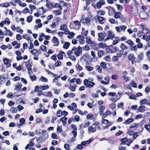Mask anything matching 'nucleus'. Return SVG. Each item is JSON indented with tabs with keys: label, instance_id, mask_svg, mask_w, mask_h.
I'll use <instances>...</instances> for the list:
<instances>
[{
	"label": "nucleus",
	"instance_id": "obj_1",
	"mask_svg": "<svg viewBox=\"0 0 150 150\" xmlns=\"http://www.w3.org/2000/svg\"><path fill=\"white\" fill-rule=\"evenodd\" d=\"M73 49V53H74L75 55L77 57L79 56L82 53V48L80 46H78L77 48L74 47Z\"/></svg>",
	"mask_w": 150,
	"mask_h": 150
},
{
	"label": "nucleus",
	"instance_id": "obj_2",
	"mask_svg": "<svg viewBox=\"0 0 150 150\" xmlns=\"http://www.w3.org/2000/svg\"><path fill=\"white\" fill-rule=\"evenodd\" d=\"M84 84L86 88H92L95 85L93 82L88 81L87 79H85L83 81Z\"/></svg>",
	"mask_w": 150,
	"mask_h": 150
},
{
	"label": "nucleus",
	"instance_id": "obj_3",
	"mask_svg": "<svg viewBox=\"0 0 150 150\" xmlns=\"http://www.w3.org/2000/svg\"><path fill=\"white\" fill-rule=\"evenodd\" d=\"M106 8L108 11V14L109 16H112L115 12V9L113 7L111 6L107 7Z\"/></svg>",
	"mask_w": 150,
	"mask_h": 150
},
{
	"label": "nucleus",
	"instance_id": "obj_4",
	"mask_svg": "<svg viewBox=\"0 0 150 150\" xmlns=\"http://www.w3.org/2000/svg\"><path fill=\"white\" fill-rule=\"evenodd\" d=\"M3 61L4 64L6 65V68H8L11 66V64L9 62L11 61V60L8 58H5L3 59Z\"/></svg>",
	"mask_w": 150,
	"mask_h": 150
},
{
	"label": "nucleus",
	"instance_id": "obj_5",
	"mask_svg": "<svg viewBox=\"0 0 150 150\" xmlns=\"http://www.w3.org/2000/svg\"><path fill=\"white\" fill-rule=\"evenodd\" d=\"M139 17L142 19L145 20L147 18V14L144 11L141 12L139 15Z\"/></svg>",
	"mask_w": 150,
	"mask_h": 150
},
{
	"label": "nucleus",
	"instance_id": "obj_6",
	"mask_svg": "<svg viewBox=\"0 0 150 150\" xmlns=\"http://www.w3.org/2000/svg\"><path fill=\"white\" fill-rule=\"evenodd\" d=\"M105 4V1L104 0H100L96 4V7L98 9L101 8L102 6Z\"/></svg>",
	"mask_w": 150,
	"mask_h": 150
},
{
	"label": "nucleus",
	"instance_id": "obj_7",
	"mask_svg": "<svg viewBox=\"0 0 150 150\" xmlns=\"http://www.w3.org/2000/svg\"><path fill=\"white\" fill-rule=\"evenodd\" d=\"M89 15L88 16V17L85 19V23H89L91 20H92L93 19V17L91 15L90 13H89Z\"/></svg>",
	"mask_w": 150,
	"mask_h": 150
},
{
	"label": "nucleus",
	"instance_id": "obj_8",
	"mask_svg": "<svg viewBox=\"0 0 150 150\" xmlns=\"http://www.w3.org/2000/svg\"><path fill=\"white\" fill-rule=\"evenodd\" d=\"M52 42L54 43L55 46H58L59 45V40L55 36H54L52 40Z\"/></svg>",
	"mask_w": 150,
	"mask_h": 150
},
{
	"label": "nucleus",
	"instance_id": "obj_9",
	"mask_svg": "<svg viewBox=\"0 0 150 150\" xmlns=\"http://www.w3.org/2000/svg\"><path fill=\"white\" fill-rule=\"evenodd\" d=\"M103 33H98V40L99 41H103L105 36L103 35Z\"/></svg>",
	"mask_w": 150,
	"mask_h": 150
},
{
	"label": "nucleus",
	"instance_id": "obj_10",
	"mask_svg": "<svg viewBox=\"0 0 150 150\" xmlns=\"http://www.w3.org/2000/svg\"><path fill=\"white\" fill-rule=\"evenodd\" d=\"M97 18L100 24H103L105 23V20L103 17L97 16Z\"/></svg>",
	"mask_w": 150,
	"mask_h": 150
},
{
	"label": "nucleus",
	"instance_id": "obj_11",
	"mask_svg": "<svg viewBox=\"0 0 150 150\" xmlns=\"http://www.w3.org/2000/svg\"><path fill=\"white\" fill-rule=\"evenodd\" d=\"M128 57L129 60L131 61H132V63L133 64L132 62L134 61L136 59L135 57L134 56L133 54H130L128 56Z\"/></svg>",
	"mask_w": 150,
	"mask_h": 150
},
{
	"label": "nucleus",
	"instance_id": "obj_12",
	"mask_svg": "<svg viewBox=\"0 0 150 150\" xmlns=\"http://www.w3.org/2000/svg\"><path fill=\"white\" fill-rule=\"evenodd\" d=\"M147 110V108L144 106H141L137 109V110L140 112H142L144 111Z\"/></svg>",
	"mask_w": 150,
	"mask_h": 150
},
{
	"label": "nucleus",
	"instance_id": "obj_13",
	"mask_svg": "<svg viewBox=\"0 0 150 150\" xmlns=\"http://www.w3.org/2000/svg\"><path fill=\"white\" fill-rule=\"evenodd\" d=\"M111 47L112 53H115L116 52L119 51L118 48L115 46H113L112 45H110Z\"/></svg>",
	"mask_w": 150,
	"mask_h": 150
},
{
	"label": "nucleus",
	"instance_id": "obj_14",
	"mask_svg": "<svg viewBox=\"0 0 150 150\" xmlns=\"http://www.w3.org/2000/svg\"><path fill=\"white\" fill-rule=\"evenodd\" d=\"M122 16L120 12H117L115 13L114 17L115 19L120 18V17Z\"/></svg>",
	"mask_w": 150,
	"mask_h": 150
},
{
	"label": "nucleus",
	"instance_id": "obj_15",
	"mask_svg": "<svg viewBox=\"0 0 150 150\" xmlns=\"http://www.w3.org/2000/svg\"><path fill=\"white\" fill-rule=\"evenodd\" d=\"M24 63H25V66L27 67L28 71L32 70L31 68V66L29 62H25Z\"/></svg>",
	"mask_w": 150,
	"mask_h": 150
},
{
	"label": "nucleus",
	"instance_id": "obj_16",
	"mask_svg": "<svg viewBox=\"0 0 150 150\" xmlns=\"http://www.w3.org/2000/svg\"><path fill=\"white\" fill-rule=\"evenodd\" d=\"M73 85V86L71 85L69 86L68 88L71 91L74 92L76 90V87L77 86V85L75 84H74Z\"/></svg>",
	"mask_w": 150,
	"mask_h": 150
},
{
	"label": "nucleus",
	"instance_id": "obj_17",
	"mask_svg": "<svg viewBox=\"0 0 150 150\" xmlns=\"http://www.w3.org/2000/svg\"><path fill=\"white\" fill-rule=\"evenodd\" d=\"M107 33H108L109 36L111 38H113L115 37V34L111 30L108 31L107 32Z\"/></svg>",
	"mask_w": 150,
	"mask_h": 150
},
{
	"label": "nucleus",
	"instance_id": "obj_18",
	"mask_svg": "<svg viewBox=\"0 0 150 150\" xmlns=\"http://www.w3.org/2000/svg\"><path fill=\"white\" fill-rule=\"evenodd\" d=\"M88 131L91 133H93L96 131V129L95 128H93L91 126L88 128Z\"/></svg>",
	"mask_w": 150,
	"mask_h": 150
},
{
	"label": "nucleus",
	"instance_id": "obj_19",
	"mask_svg": "<svg viewBox=\"0 0 150 150\" xmlns=\"http://www.w3.org/2000/svg\"><path fill=\"white\" fill-rule=\"evenodd\" d=\"M98 14L100 16H103L105 13V12L104 11L101 9L99 10L97 12Z\"/></svg>",
	"mask_w": 150,
	"mask_h": 150
},
{
	"label": "nucleus",
	"instance_id": "obj_20",
	"mask_svg": "<svg viewBox=\"0 0 150 150\" xmlns=\"http://www.w3.org/2000/svg\"><path fill=\"white\" fill-rule=\"evenodd\" d=\"M70 45V43L69 42H66L64 43V44L63 46V47L65 49H67L69 48Z\"/></svg>",
	"mask_w": 150,
	"mask_h": 150
},
{
	"label": "nucleus",
	"instance_id": "obj_21",
	"mask_svg": "<svg viewBox=\"0 0 150 150\" xmlns=\"http://www.w3.org/2000/svg\"><path fill=\"white\" fill-rule=\"evenodd\" d=\"M67 28V25L66 24L62 25L60 27V30H66Z\"/></svg>",
	"mask_w": 150,
	"mask_h": 150
},
{
	"label": "nucleus",
	"instance_id": "obj_22",
	"mask_svg": "<svg viewBox=\"0 0 150 150\" xmlns=\"http://www.w3.org/2000/svg\"><path fill=\"white\" fill-rule=\"evenodd\" d=\"M91 54L94 60L95 61H97V58L95 52L93 51H91Z\"/></svg>",
	"mask_w": 150,
	"mask_h": 150
},
{
	"label": "nucleus",
	"instance_id": "obj_23",
	"mask_svg": "<svg viewBox=\"0 0 150 150\" xmlns=\"http://www.w3.org/2000/svg\"><path fill=\"white\" fill-rule=\"evenodd\" d=\"M120 47L122 49L121 50L123 51L124 50H127V47L124 43L121 44Z\"/></svg>",
	"mask_w": 150,
	"mask_h": 150
},
{
	"label": "nucleus",
	"instance_id": "obj_24",
	"mask_svg": "<svg viewBox=\"0 0 150 150\" xmlns=\"http://www.w3.org/2000/svg\"><path fill=\"white\" fill-rule=\"evenodd\" d=\"M72 132L73 135V137L72 138V141H74L75 140V138L77 135V132L75 131H73Z\"/></svg>",
	"mask_w": 150,
	"mask_h": 150
},
{
	"label": "nucleus",
	"instance_id": "obj_25",
	"mask_svg": "<svg viewBox=\"0 0 150 150\" xmlns=\"http://www.w3.org/2000/svg\"><path fill=\"white\" fill-rule=\"evenodd\" d=\"M15 86V90L17 91H19L21 89L22 86L21 84H20L19 83L16 85Z\"/></svg>",
	"mask_w": 150,
	"mask_h": 150
},
{
	"label": "nucleus",
	"instance_id": "obj_26",
	"mask_svg": "<svg viewBox=\"0 0 150 150\" xmlns=\"http://www.w3.org/2000/svg\"><path fill=\"white\" fill-rule=\"evenodd\" d=\"M67 120V118L65 117H62L60 119V120L62 121L63 125H65L67 123L66 120Z\"/></svg>",
	"mask_w": 150,
	"mask_h": 150
},
{
	"label": "nucleus",
	"instance_id": "obj_27",
	"mask_svg": "<svg viewBox=\"0 0 150 150\" xmlns=\"http://www.w3.org/2000/svg\"><path fill=\"white\" fill-rule=\"evenodd\" d=\"M9 4L8 2H6L5 3H3L0 4V6L7 7L9 6Z\"/></svg>",
	"mask_w": 150,
	"mask_h": 150
},
{
	"label": "nucleus",
	"instance_id": "obj_28",
	"mask_svg": "<svg viewBox=\"0 0 150 150\" xmlns=\"http://www.w3.org/2000/svg\"><path fill=\"white\" fill-rule=\"evenodd\" d=\"M104 54L103 51L102 50H99L98 52V58H100L102 57Z\"/></svg>",
	"mask_w": 150,
	"mask_h": 150
},
{
	"label": "nucleus",
	"instance_id": "obj_29",
	"mask_svg": "<svg viewBox=\"0 0 150 150\" xmlns=\"http://www.w3.org/2000/svg\"><path fill=\"white\" fill-rule=\"evenodd\" d=\"M133 121L134 120L132 118H129L125 122V124H129L133 122Z\"/></svg>",
	"mask_w": 150,
	"mask_h": 150
},
{
	"label": "nucleus",
	"instance_id": "obj_30",
	"mask_svg": "<svg viewBox=\"0 0 150 150\" xmlns=\"http://www.w3.org/2000/svg\"><path fill=\"white\" fill-rule=\"evenodd\" d=\"M58 117H59L62 115V111L60 110H58L56 113Z\"/></svg>",
	"mask_w": 150,
	"mask_h": 150
},
{
	"label": "nucleus",
	"instance_id": "obj_31",
	"mask_svg": "<svg viewBox=\"0 0 150 150\" xmlns=\"http://www.w3.org/2000/svg\"><path fill=\"white\" fill-rule=\"evenodd\" d=\"M49 87L48 85L46 86H40V88L42 90H44L46 89H48Z\"/></svg>",
	"mask_w": 150,
	"mask_h": 150
},
{
	"label": "nucleus",
	"instance_id": "obj_32",
	"mask_svg": "<svg viewBox=\"0 0 150 150\" xmlns=\"http://www.w3.org/2000/svg\"><path fill=\"white\" fill-rule=\"evenodd\" d=\"M132 13L133 15H137L138 14V11L136 8L133 9L132 11Z\"/></svg>",
	"mask_w": 150,
	"mask_h": 150
},
{
	"label": "nucleus",
	"instance_id": "obj_33",
	"mask_svg": "<svg viewBox=\"0 0 150 150\" xmlns=\"http://www.w3.org/2000/svg\"><path fill=\"white\" fill-rule=\"evenodd\" d=\"M126 42L130 46H132L134 44L133 41L131 40H129Z\"/></svg>",
	"mask_w": 150,
	"mask_h": 150
},
{
	"label": "nucleus",
	"instance_id": "obj_34",
	"mask_svg": "<svg viewBox=\"0 0 150 150\" xmlns=\"http://www.w3.org/2000/svg\"><path fill=\"white\" fill-rule=\"evenodd\" d=\"M85 67L86 69L88 71H91L93 69V67L89 66L86 65L85 66Z\"/></svg>",
	"mask_w": 150,
	"mask_h": 150
},
{
	"label": "nucleus",
	"instance_id": "obj_35",
	"mask_svg": "<svg viewBox=\"0 0 150 150\" xmlns=\"http://www.w3.org/2000/svg\"><path fill=\"white\" fill-rule=\"evenodd\" d=\"M116 106V105L115 103H112L110 105V107L112 110L115 108Z\"/></svg>",
	"mask_w": 150,
	"mask_h": 150
},
{
	"label": "nucleus",
	"instance_id": "obj_36",
	"mask_svg": "<svg viewBox=\"0 0 150 150\" xmlns=\"http://www.w3.org/2000/svg\"><path fill=\"white\" fill-rule=\"evenodd\" d=\"M38 52V50L36 49H33V50H31L30 51V52L32 54L34 55L35 56H38V55L36 54Z\"/></svg>",
	"mask_w": 150,
	"mask_h": 150
},
{
	"label": "nucleus",
	"instance_id": "obj_37",
	"mask_svg": "<svg viewBox=\"0 0 150 150\" xmlns=\"http://www.w3.org/2000/svg\"><path fill=\"white\" fill-rule=\"evenodd\" d=\"M109 21L112 24L116 23L117 24L118 22L117 21H115L114 19L112 18H110L109 19Z\"/></svg>",
	"mask_w": 150,
	"mask_h": 150
},
{
	"label": "nucleus",
	"instance_id": "obj_38",
	"mask_svg": "<svg viewBox=\"0 0 150 150\" xmlns=\"http://www.w3.org/2000/svg\"><path fill=\"white\" fill-rule=\"evenodd\" d=\"M86 42L89 44H93L94 43V42L91 40V39L88 38H86Z\"/></svg>",
	"mask_w": 150,
	"mask_h": 150
},
{
	"label": "nucleus",
	"instance_id": "obj_39",
	"mask_svg": "<svg viewBox=\"0 0 150 150\" xmlns=\"http://www.w3.org/2000/svg\"><path fill=\"white\" fill-rule=\"evenodd\" d=\"M147 101H148L146 99H144L140 101V103L141 105H143L145 103H146L147 104Z\"/></svg>",
	"mask_w": 150,
	"mask_h": 150
},
{
	"label": "nucleus",
	"instance_id": "obj_40",
	"mask_svg": "<svg viewBox=\"0 0 150 150\" xmlns=\"http://www.w3.org/2000/svg\"><path fill=\"white\" fill-rule=\"evenodd\" d=\"M62 131V127L58 126L57 129V132L58 133H59Z\"/></svg>",
	"mask_w": 150,
	"mask_h": 150
},
{
	"label": "nucleus",
	"instance_id": "obj_41",
	"mask_svg": "<svg viewBox=\"0 0 150 150\" xmlns=\"http://www.w3.org/2000/svg\"><path fill=\"white\" fill-rule=\"evenodd\" d=\"M143 54L141 52L139 53L138 56V57L140 60V61L142 60L143 59Z\"/></svg>",
	"mask_w": 150,
	"mask_h": 150
},
{
	"label": "nucleus",
	"instance_id": "obj_42",
	"mask_svg": "<svg viewBox=\"0 0 150 150\" xmlns=\"http://www.w3.org/2000/svg\"><path fill=\"white\" fill-rule=\"evenodd\" d=\"M53 13L56 15L60 14L61 13V11L59 10H56L53 11Z\"/></svg>",
	"mask_w": 150,
	"mask_h": 150
},
{
	"label": "nucleus",
	"instance_id": "obj_43",
	"mask_svg": "<svg viewBox=\"0 0 150 150\" xmlns=\"http://www.w3.org/2000/svg\"><path fill=\"white\" fill-rule=\"evenodd\" d=\"M30 78L32 81H36L37 80V78L35 75L33 76L30 75Z\"/></svg>",
	"mask_w": 150,
	"mask_h": 150
},
{
	"label": "nucleus",
	"instance_id": "obj_44",
	"mask_svg": "<svg viewBox=\"0 0 150 150\" xmlns=\"http://www.w3.org/2000/svg\"><path fill=\"white\" fill-rule=\"evenodd\" d=\"M40 49L42 51L45 52L47 51V47L44 45H41L40 47Z\"/></svg>",
	"mask_w": 150,
	"mask_h": 150
},
{
	"label": "nucleus",
	"instance_id": "obj_45",
	"mask_svg": "<svg viewBox=\"0 0 150 150\" xmlns=\"http://www.w3.org/2000/svg\"><path fill=\"white\" fill-rule=\"evenodd\" d=\"M64 147L67 150H69L70 147L69 145L68 144H64Z\"/></svg>",
	"mask_w": 150,
	"mask_h": 150
},
{
	"label": "nucleus",
	"instance_id": "obj_46",
	"mask_svg": "<svg viewBox=\"0 0 150 150\" xmlns=\"http://www.w3.org/2000/svg\"><path fill=\"white\" fill-rule=\"evenodd\" d=\"M98 46L100 47L103 48L106 47L107 45L103 43L102 42H100L98 44Z\"/></svg>",
	"mask_w": 150,
	"mask_h": 150
},
{
	"label": "nucleus",
	"instance_id": "obj_47",
	"mask_svg": "<svg viewBox=\"0 0 150 150\" xmlns=\"http://www.w3.org/2000/svg\"><path fill=\"white\" fill-rule=\"evenodd\" d=\"M40 80L42 82H47L48 81L47 79L43 76H41Z\"/></svg>",
	"mask_w": 150,
	"mask_h": 150
},
{
	"label": "nucleus",
	"instance_id": "obj_48",
	"mask_svg": "<svg viewBox=\"0 0 150 150\" xmlns=\"http://www.w3.org/2000/svg\"><path fill=\"white\" fill-rule=\"evenodd\" d=\"M6 96L8 98H12L14 97V96L12 92H10Z\"/></svg>",
	"mask_w": 150,
	"mask_h": 150
},
{
	"label": "nucleus",
	"instance_id": "obj_49",
	"mask_svg": "<svg viewBox=\"0 0 150 150\" xmlns=\"http://www.w3.org/2000/svg\"><path fill=\"white\" fill-rule=\"evenodd\" d=\"M22 37L24 39H26L27 40H30V38L28 36H27V35L26 34H24L23 35Z\"/></svg>",
	"mask_w": 150,
	"mask_h": 150
},
{
	"label": "nucleus",
	"instance_id": "obj_50",
	"mask_svg": "<svg viewBox=\"0 0 150 150\" xmlns=\"http://www.w3.org/2000/svg\"><path fill=\"white\" fill-rule=\"evenodd\" d=\"M119 52L117 54V56L118 57H120L122 55L123 53V51L119 50Z\"/></svg>",
	"mask_w": 150,
	"mask_h": 150
},
{
	"label": "nucleus",
	"instance_id": "obj_51",
	"mask_svg": "<svg viewBox=\"0 0 150 150\" xmlns=\"http://www.w3.org/2000/svg\"><path fill=\"white\" fill-rule=\"evenodd\" d=\"M37 142L39 143H41L42 140V137H39L36 138Z\"/></svg>",
	"mask_w": 150,
	"mask_h": 150
},
{
	"label": "nucleus",
	"instance_id": "obj_52",
	"mask_svg": "<svg viewBox=\"0 0 150 150\" xmlns=\"http://www.w3.org/2000/svg\"><path fill=\"white\" fill-rule=\"evenodd\" d=\"M49 93V92H48L47 93L44 92L42 93V95L44 96H49L50 97H51L52 96V93H50V95H48L47 94Z\"/></svg>",
	"mask_w": 150,
	"mask_h": 150
},
{
	"label": "nucleus",
	"instance_id": "obj_53",
	"mask_svg": "<svg viewBox=\"0 0 150 150\" xmlns=\"http://www.w3.org/2000/svg\"><path fill=\"white\" fill-rule=\"evenodd\" d=\"M96 69L98 72L101 73L102 72V70L100 69V66L99 65H96Z\"/></svg>",
	"mask_w": 150,
	"mask_h": 150
},
{
	"label": "nucleus",
	"instance_id": "obj_54",
	"mask_svg": "<svg viewBox=\"0 0 150 150\" xmlns=\"http://www.w3.org/2000/svg\"><path fill=\"white\" fill-rule=\"evenodd\" d=\"M10 111L12 113H16L17 112V109L16 108L12 107L10 110Z\"/></svg>",
	"mask_w": 150,
	"mask_h": 150
},
{
	"label": "nucleus",
	"instance_id": "obj_55",
	"mask_svg": "<svg viewBox=\"0 0 150 150\" xmlns=\"http://www.w3.org/2000/svg\"><path fill=\"white\" fill-rule=\"evenodd\" d=\"M93 118V116L91 114H88L86 116V118L88 120H92Z\"/></svg>",
	"mask_w": 150,
	"mask_h": 150
},
{
	"label": "nucleus",
	"instance_id": "obj_56",
	"mask_svg": "<svg viewBox=\"0 0 150 150\" xmlns=\"http://www.w3.org/2000/svg\"><path fill=\"white\" fill-rule=\"evenodd\" d=\"M61 63L58 60L55 63V66L56 67H58L61 65Z\"/></svg>",
	"mask_w": 150,
	"mask_h": 150
},
{
	"label": "nucleus",
	"instance_id": "obj_57",
	"mask_svg": "<svg viewBox=\"0 0 150 150\" xmlns=\"http://www.w3.org/2000/svg\"><path fill=\"white\" fill-rule=\"evenodd\" d=\"M27 21L28 23L30 22L32 20V16H30L28 17L27 19Z\"/></svg>",
	"mask_w": 150,
	"mask_h": 150
},
{
	"label": "nucleus",
	"instance_id": "obj_58",
	"mask_svg": "<svg viewBox=\"0 0 150 150\" xmlns=\"http://www.w3.org/2000/svg\"><path fill=\"white\" fill-rule=\"evenodd\" d=\"M137 48V47L136 45H134L133 46H132L130 50L132 51H134L136 52Z\"/></svg>",
	"mask_w": 150,
	"mask_h": 150
},
{
	"label": "nucleus",
	"instance_id": "obj_59",
	"mask_svg": "<svg viewBox=\"0 0 150 150\" xmlns=\"http://www.w3.org/2000/svg\"><path fill=\"white\" fill-rule=\"evenodd\" d=\"M106 51L108 53H112V52L110 46L109 47L105 49Z\"/></svg>",
	"mask_w": 150,
	"mask_h": 150
},
{
	"label": "nucleus",
	"instance_id": "obj_60",
	"mask_svg": "<svg viewBox=\"0 0 150 150\" xmlns=\"http://www.w3.org/2000/svg\"><path fill=\"white\" fill-rule=\"evenodd\" d=\"M104 59L107 62H110L111 60L110 57L108 55L105 57L104 58Z\"/></svg>",
	"mask_w": 150,
	"mask_h": 150
},
{
	"label": "nucleus",
	"instance_id": "obj_61",
	"mask_svg": "<svg viewBox=\"0 0 150 150\" xmlns=\"http://www.w3.org/2000/svg\"><path fill=\"white\" fill-rule=\"evenodd\" d=\"M121 97V96H120L119 98H112L110 99V100L112 102H114V101L115 102H116L118 100L120 99V98Z\"/></svg>",
	"mask_w": 150,
	"mask_h": 150
},
{
	"label": "nucleus",
	"instance_id": "obj_62",
	"mask_svg": "<svg viewBox=\"0 0 150 150\" xmlns=\"http://www.w3.org/2000/svg\"><path fill=\"white\" fill-rule=\"evenodd\" d=\"M111 113H112L111 112L109 111L108 110L107 111L105 112L104 113V117H105L110 114H111Z\"/></svg>",
	"mask_w": 150,
	"mask_h": 150
},
{
	"label": "nucleus",
	"instance_id": "obj_63",
	"mask_svg": "<svg viewBox=\"0 0 150 150\" xmlns=\"http://www.w3.org/2000/svg\"><path fill=\"white\" fill-rule=\"evenodd\" d=\"M144 127L146 129L150 132V125H145Z\"/></svg>",
	"mask_w": 150,
	"mask_h": 150
},
{
	"label": "nucleus",
	"instance_id": "obj_64",
	"mask_svg": "<svg viewBox=\"0 0 150 150\" xmlns=\"http://www.w3.org/2000/svg\"><path fill=\"white\" fill-rule=\"evenodd\" d=\"M130 85L132 87H134V88L137 87L136 84L135 83V82L134 81H133L132 82H131Z\"/></svg>",
	"mask_w": 150,
	"mask_h": 150
}]
</instances>
